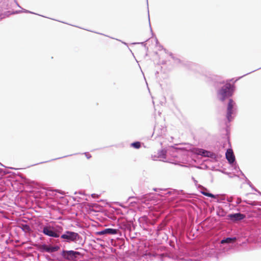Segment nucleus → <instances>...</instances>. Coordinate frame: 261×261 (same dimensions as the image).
<instances>
[{"mask_svg":"<svg viewBox=\"0 0 261 261\" xmlns=\"http://www.w3.org/2000/svg\"><path fill=\"white\" fill-rule=\"evenodd\" d=\"M233 87L230 83L226 84L219 90L218 95L220 100L223 101L227 97H230L233 94Z\"/></svg>","mask_w":261,"mask_h":261,"instance_id":"obj_1","label":"nucleus"},{"mask_svg":"<svg viewBox=\"0 0 261 261\" xmlns=\"http://www.w3.org/2000/svg\"><path fill=\"white\" fill-rule=\"evenodd\" d=\"M79 235L77 233L67 231L61 236L63 239L66 240L67 242H75L79 239Z\"/></svg>","mask_w":261,"mask_h":261,"instance_id":"obj_2","label":"nucleus"},{"mask_svg":"<svg viewBox=\"0 0 261 261\" xmlns=\"http://www.w3.org/2000/svg\"><path fill=\"white\" fill-rule=\"evenodd\" d=\"M43 233L49 237L58 238L60 236L59 233L56 232L54 230V228L51 226H45L43 228Z\"/></svg>","mask_w":261,"mask_h":261,"instance_id":"obj_3","label":"nucleus"},{"mask_svg":"<svg viewBox=\"0 0 261 261\" xmlns=\"http://www.w3.org/2000/svg\"><path fill=\"white\" fill-rule=\"evenodd\" d=\"M80 254L79 252L70 250L64 251L62 255L63 257L67 259L73 260L77 257V255H80Z\"/></svg>","mask_w":261,"mask_h":261,"instance_id":"obj_4","label":"nucleus"},{"mask_svg":"<svg viewBox=\"0 0 261 261\" xmlns=\"http://www.w3.org/2000/svg\"><path fill=\"white\" fill-rule=\"evenodd\" d=\"M235 105L234 102L232 99H229L227 108L226 117L229 121L231 120V115L233 113L232 109Z\"/></svg>","mask_w":261,"mask_h":261,"instance_id":"obj_5","label":"nucleus"},{"mask_svg":"<svg viewBox=\"0 0 261 261\" xmlns=\"http://www.w3.org/2000/svg\"><path fill=\"white\" fill-rule=\"evenodd\" d=\"M226 158L230 164L233 163L235 161V156L232 149H228L225 154Z\"/></svg>","mask_w":261,"mask_h":261,"instance_id":"obj_6","label":"nucleus"},{"mask_svg":"<svg viewBox=\"0 0 261 261\" xmlns=\"http://www.w3.org/2000/svg\"><path fill=\"white\" fill-rule=\"evenodd\" d=\"M118 230L113 228H106L100 231L97 232L98 235H103L106 234H115L117 233Z\"/></svg>","mask_w":261,"mask_h":261,"instance_id":"obj_7","label":"nucleus"},{"mask_svg":"<svg viewBox=\"0 0 261 261\" xmlns=\"http://www.w3.org/2000/svg\"><path fill=\"white\" fill-rule=\"evenodd\" d=\"M229 217L233 220H241L243 219L245 216L241 213H236L229 215Z\"/></svg>","mask_w":261,"mask_h":261,"instance_id":"obj_8","label":"nucleus"},{"mask_svg":"<svg viewBox=\"0 0 261 261\" xmlns=\"http://www.w3.org/2000/svg\"><path fill=\"white\" fill-rule=\"evenodd\" d=\"M42 249L47 252H53L59 249L58 247L48 246L46 245H42Z\"/></svg>","mask_w":261,"mask_h":261,"instance_id":"obj_9","label":"nucleus"},{"mask_svg":"<svg viewBox=\"0 0 261 261\" xmlns=\"http://www.w3.org/2000/svg\"><path fill=\"white\" fill-rule=\"evenodd\" d=\"M236 238H227L226 239L222 240L221 241V243L222 244L230 243L234 242L236 241Z\"/></svg>","mask_w":261,"mask_h":261,"instance_id":"obj_10","label":"nucleus"},{"mask_svg":"<svg viewBox=\"0 0 261 261\" xmlns=\"http://www.w3.org/2000/svg\"><path fill=\"white\" fill-rule=\"evenodd\" d=\"M20 227L25 232H29L31 231L30 227L27 224H22Z\"/></svg>","mask_w":261,"mask_h":261,"instance_id":"obj_11","label":"nucleus"},{"mask_svg":"<svg viewBox=\"0 0 261 261\" xmlns=\"http://www.w3.org/2000/svg\"><path fill=\"white\" fill-rule=\"evenodd\" d=\"M132 146L134 147L135 148L138 149L141 147V144L139 142H136L134 143H133L131 144Z\"/></svg>","mask_w":261,"mask_h":261,"instance_id":"obj_12","label":"nucleus"},{"mask_svg":"<svg viewBox=\"0 0 261 261\" xmlns=\"http://www.w3.org/2000/svg\"><path fill=\"white\" fill-rule=\"evenodd\" d=\"M210 153V152L208 151L203 150L202 152V155L204 156H208Z\"/></svg>","mask_w":261,"mask_h":261,"instance_id":"obj_13","label":"nucleus"},{"mask_svg":"<svg viewBox=\"0 0 261 261\" xmlns=\"http://www.w3.org/2000/svg\"><path fill=\"white\" fill-rule=\"evenodd\" d=\"M202 193L204 195H205V196H207V197H208L209 194H210V193H207V192H202Z\"/></svg>","mask_w":261,"mask_h":261,"instance_id":"obj_14","label":"nucleus"},{"mask_svg":"<svg viewBox=\"0 0 261 261\" xmlns=\"http://www.w3.org/2000/svg\"><path fill=\"white\" fill-rule=\"evenodd\" d=\"M85 154L88 159H90L91 157V155L89 154L88 153H86Z\"/></svg>","mask_w":261,"mask_h":261,"instance_id":"obj_15","label":"nucleus"},{"mask_svg":"<svg viewBox=\"0 0 261 261\" xmlns=\"http://www.w3.org/2000/svg\"><path fill=\"white\" fill-rule=\"evenodd\" d=\"M208 197H212V198H215V196H214L213 194H211V193H210V194H209Z\"/></svg>","mask_w":261,"mask_h":261,"instance_id":"obj_16","label":"nucleus"}]
</instances>
